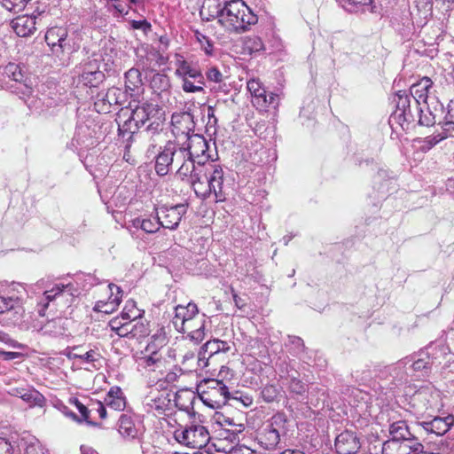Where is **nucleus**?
Returning a JSON list of instances; mask_svg holds the SVG:
<instances>
[{"instance_id": "nucleus-16", "label": "nucleus", "mask_w": 454, "mask_h": 454, "mask_svg": "<svg viewBox=\"0 0 454 454\" xmlns=\"http://www.w3.org/2000/svg\"><path fill=\"white\" fill-rule=\"evenodd\" d=\"M175 74L181 80L192 79L194 82H201L204 76L200 68L188 62L184 56L175 55Z\"/></svg>"}, {"instance_id": "nucleus-27", "label": "nucleus", "mask_w": 454, "mask_h": 454, "mask_svg": "<svg viewBox=\"0 0 454 454\" xmlns=\"http://www.w3.org/2000/svg\"><path fill=\"white\" fill-rule=\"evenodd\" d=\"M74 287L72 284L68 285H55L51 289L46 290L43 293V298L40 301L43 305V309L45 310L50 301L56 300L62 296H73Z\"/></svg>"}, {"instance_id": "nucleus-63", "label": "nucleus", "mask_w": 454, "mask_h": 454, "mask_svg": "<svg viewBox=\"0 0 454 454\" xmlns=\"http://www.w3.org/2000/svg\"><path fill=\"white\" fill-rule=\"evenodd\" d=\"M228 454H254L253 450L246 446H238L233 449Z\"/></svg>"}, {"instance_id": "nucleus-24", "label": "nucleus", "mask_w": 454, "mask_h": 454, "mask_svg": "<svg viewBox=\"0 0 454 454\" xmlns=\"http://www.w3.org/2000/svg\"><path fill=\"white\" fill-rule=\"evenodd\" d=\"M139 365L147 371H162L166 367V359L163 353L158 351H145L144 356L139 357Z\"/></svg>"}, {"instance_id": "nucleus-56", "label": "nucleus", "mask_w": 454, "mask_h": 454, "mask_svg": "<svg viewBox=\"0 0 454 454\" xmlns=\"http://www.w3.org/2000/svg\"><path fill=\"white\" fill-rule=\"evenodd\" d=\"M106 4H112V7L116 11V12L121 16L127 15L129 13V10L121 4L120 0H106Z\"/></svg>"}, {"instance_id": "nucleus-23", "label": "nucleus", "mask_w": 454, "mask_h": 454, "mask_svg": "<svg viewBox=\"0 0 454 454\" xmlns=\"http://www.w3.org/2000/svg\"><path fill=\"white\" fill-rule=\"evenodd\" d=\"M454 424V416L448 415L447 417H434L430 421L422 422V427L427 432L435 434L436 435H443L446 434Z\"/></svg>"}, {"instance_id": "nucleus-18", "label": "nucleus", "mask_w": 454, "mask_h": 454, "mask_svg": "<svg viewBox=\"0 0 454 454\" xmlns=\"http://www.w3.org/2000/svg\"><path fill=\"white\" fill-rule=\"evenodd\" d=\"M114 327L117 330V335L121 338H129V339H139L142 337H145L149 334V328L147 324H145L141 321L131 322L129 325H119V322H114Z\"/></svg>"}, {"instance_id": "nucleus-35", "label": "nucleus", "mask_w": 454, "mask_h": 454, "mask_svg": "<svg viewBox=\"0 0 454 454\" xmlns=\"http://www.w3.org/2000/svg\"><path fill=\"white\" fill-rule=\"evenodd\" d=\"M80 346H75L72 348V351L68 352L67 354V356L69 359H79L83 363L92 364L98 362L101 356L98 352H97L94 349H90L89 351H86L83 354H76L75 350H80Z\"/></svg>"}, {"instance_id": "nucleus-50", "label": "nucleus", "mask_w": 454, "mask_h": 454, "mask_svg": "<svg viewBox=\"0 0 454 454\" xmlns=\"http://www.w3.org/2000/svg\"><path fill=\"white\" fill-rule=\"evenodd\" d=\"M289 390L296 395H303L307 391V386L298 378H292L288 385Z\"/></svg>"}, {"instance_id": "nucleus-53", "label": "nucleus", "mask_w": 454, "mask_h": 454, "mask_svg": "<svg viewBox=\"0 0 454 454\" xmlns=\"http://www.w3.org/2000/svg\"><path fill=\"white\" fill-rule=\"evenodd\" d=\"M232 398L241 403L245 407H250L254 403V398L250 394L241 391H236Z\"/></svg>"}, {"instance_id": "nucleus-45", "label": "nucleus", "mask_w": 454, "mask_h": 454, "mask_svg": "<svg viewBox=\"0 0 454 454\" xmlns=\"http://www.w3.org/2000/svg\"><path fill=\"white\" fill-rule=\"evenodd\" d=\"M137 224L140 225L141 229L145 231L147 233H154L156 232L160 227L161 226L159 220H151V219H136L134 221V225L137 226Z\"/></svg>"}, {"instance_id": "nucleus-4", "label": "nucleus", "mask_w": 454, "mask_h": 454, "mask_svg": "<svg viewBox=\"0 0 454 454\" xmlns=\"http://www.w3.org/2000/svg\"><path fill=\"white\" fill-rule=\"evenodd\" d=\"M198 392L203 403L212 409L223 407L231 398L228 387L216 379L202 380L198 385Z\"/></svg>"}, {"instance_id": "nucleus-8", "label": "nucleus", "mask_w": 454, "mask_h": 454, "mask_svg": "<svg viewBox=\"0 0 454 454\" xmlns=\"http://www.w3.org/2000/svg\"><path fill=\"white\" fill-rule=\"evenodd\" d=\"M198 308L195 303H188L186 306L177 305L175 308V316L172 319V323L176 329L180 332H189V334L192 340L200 342L205 338L204 325H200L198 329L189 331V323L198 314Z\"/></svg>"}, {"instance_id": "nucleus-1", "label": "nucleus", "mask_w": 454, "mask_h": 454, "mask_svg": "<svg viewBox=\"0 0 454 454\" xmlns=\"http://www.w3.org/2000/svg\"><path fill=\"white\" fill-rule=\"evenodd\" d=\"M211 11L210 0L205 1L200 14L207 17L218 18V23L229 33L242 34L249 30L258 21V17L243 0H231L224 3L222 8L214 6Z\"/></svg>"}, {"instance_id": "nucleus-47", "label": "nucleus", "mask_w": 454, "mask_h": 454, "mask_svg": "<svg viewBox=\"0 0 454 454\" xmlns=\"http://www.w3.org/2000/svg\"><path fill=\"white\" fill-rule=\"evenodd\" d=\"M60 330L61 327L59 325V321L56 319L47 322L41 327V331L44 335H56L58 333H60Z\"/></svg>"}, {"instance_id": "nucleus-36", "label": "nucleus", "mask_w": 454, "mask_h": 454, "mask_svg": "<svg viewBox=\"0 0 454 454\" xmlns=\"http://www.w3.org/2000/svg\"><path fill=\"white\" fill-rule=\"evenodd\" d=\"M68 403L72 405H74L78 411L81 414L80 419H82V422H86L88 425L92 427H99L100 423L93 421L90 418L91 410L90 405L86 406L84 405L78 398L76 397H71L68 401Z\"/></svg>"}, {"instance_id": "nucleus-28", "label": "nucleus", "mask_w": 454, "mask_h": 454, "mask_svg": "<svg viewBox=\"0 0 454 454\" xmlns=\"http://www.w3.org/2000/svg\"><path fill=\"white\" fill-rule=\"evenodd\" d=\"M104 400L106 405L118 411H124L127 405L124 393L118 386L111 387Z\"/></svg>"}, {"instance_id": "nucleus-11", "label": "nucleus", "mask_w": 454, "mask_h": 454, "mask_svg": "<svg viewBox=\"0 0 454 454\" xmlns=\"http://www.w3.org/2000/svg\"><path fill=\"white\" fill-rule=\"evenodd\" d=\"M106 79L105 74L100 71L98 59H89L82 65V72L78 75L77 82L86 88H98Z\"/></svg>"}, {"instance_id": "nucleus-46", "label": "nucleus", "mask_w": 454, "mask_h": 454, "mask_svg": "<svg viewBox=\"0 0 454 454\" xmlns=\"http://www.w3.org/2000/svg\"><path fill=\"white\" fill-rule=\"evenodd\" d=\"M27 0H0V4L9 12H19L22 11Z\"/></svg>"}, {"instance_id": "nucleus-32", "label": "nucleus", "mask_w": 454, "mask_h": 454, "mask_svg": "<svg viewBox=\"0 0 454 454\" xmlns=\"http://www.w3.org/2000/svg\"><path fill=\"white\" fill-rule=\"evenodd\" d=\"M197 172V161L192 158L187 157V160L181 164L176 171V178L182 182L190 184L193 179V176Z\"/></svg>"}, {"instance_id": "nucleus-42", "label": "nucleus", "mask_w": 454, "mask_h": 454, "mask_svg": "<svg viewBox=\"0 0 454 454\" xmlns=\"http://www.w3.org/2000/svg\"><path fill=\"white\" fill-rule=\"evenodd\" d=\"M442 129L444 132L454 131V98L447 106V112L442 121Z\"/></svg>"}, {"instance_id": "nucleus-22", "label": "nucleus", "mask_w": 454, "mask_h": 454, "mask_svg": "<svg viewBox=\"0 0 454 454\" xmlns=\"http://www.w3.org/2000/svg\"><path fill=\"white\" fill-rule=\"evenodd\" d=\"M35 25V17L28 15L18 16L11 22L12 28L20 37H27L34 34L36 30Z\"/></svg>"}, {"instance_id": "nucleus-60", "label": "nucleus", "mask_w": 454, "mask_h": 454, "mask_svg": "<svg viewBox=\"0 0 454 454\" xmlns=\"http://www.w3.org/2000/svg\"><path fill=\"white\" fill-rule=\"evenodd\" d=\"M0 454H13L12 444L2 437H0Z\"/></svg>"}, {"instance_id": "nucleus-26", "label": "nucleus", "mask_w": 454, "mask_h": 454, "mask_svg": "<svg viewBox=\"0 0 454 454\" xmlns=\"http://www.w3.org/2000/svg\"><path fill=\"white\" fill-rule=\"evenodd\" d=\"M433 84V81L429 77L425 76L411 86L410 92L419 105L422 103L427 104L429 90L432 89Z\"/></svg>"}, {"instance_id": "nucleus-43", "label": "nucleus", "mask_w": 454, "mask_h": 454, "mask_svg": "<svg viewBox=\"0 0 454 454\" xmlns=\"http://www.w3.org/2000/svg\"><path fill=\"white\" fill-rule=\"evenodd\" d=\"M194 36L196 41L200 43L201 50H203L207 55H213L215 48L209 37L198 30L194 31Z\"/></svg>"}, {"instance_id": "nucleus-21", "label": "nucleus", "mask_w": 454, "mask_h": 454, "mask_svg": "<svg viewBox=\"0 0 454 454\" xmlns=\"http://www.w3.org/2000/svg\"><path fill=\"white\" fill-rule=\"evenodd\" d=\"M175 155V144L168 142L164 149L156 156L155 171L159 176H166L170 167L173 165V156Z\"/></svg>"}, {"instance_id": "nucleus-48", "label": "nucleus", "mask_w": 454, "mask_h": 454, "mask_svg": "<svg viewBox=\"0 0 454 454\" xmlns=\"http://www.w3.org/2000/svg\"><path fill=\"white\" fill-rule=\"evenodd\" d=\"M90 407L91 410V412H96L98 415V418L100 420H105L107 419V411L106 408L105 401H91L90 403Z\"/></svg>"}, {"instance_id": "nucleus-12", "label": "nucleus", "mask_w": 454, "mask_h": 454, "mask_svg": "<svg viewBox=\"0 0 454 454\" xmlns=\"http://www.w3.org/2000/svg\"><path fill=\"white\" fill-rule=\"evenodd\" d=\"M148 411L155 417L168 415L172 411L170 395L166 391L151 392L147 396Z\"/></svg>"}, {"instance_id": "nucleus-64", "label": "nucleus", "mask_w": 454, "mask_h": 454, "mask_svg": "<svg viewBox=\"0 0 454 454\" xmlns=\"http://www.w3.org/2000/svg\"><path fill=\"white\" fill-rule=\"evenodd\" d=\"M419 9L430 10L432 3L430 0H413Z\"/></svg>"}, {"instance_id": "nucleus-17", "label": "nucleus", "mask_w": 454, "mask_h": 454, "mask_svg": "<svg viewBox=\"0 0 454 454\" xmlns=\"http://www.w3.org/2000/svg\"><path fill=\"white\" fill-rule=\"evenodd\" d=\"M67 35L68 30L67 27L54 26L48 28L44 38L46 43L53 52L63 53Z\"/></svg>"}, {"instance_id": "nucleus-33", "label": "nucleus", "mask_w": 454, "mask_h": 454, "mask_svg": "<svg viewBox=\"0 0 454 454\" xmlns=\"http://www.w3.org/2000/svg\"><path fill=\"white\" fill-rule=\"evenodd\" d=\"M389 433L392 435V439L409 440L414 435L410 431V428L404 420H399L392 423L389 427Z\"/></svg>"}, {"instance_id": "nucleus-3", "label": "nucleus", "mask_w": 454, "mask_h": 454, "mask_svg": "<svg viewBox=\"0 0 454 454\" xmlns=\"http://www.w3.org/2000/svg\"><path fill=\"white\" fill-rule=\"evenodd\" d=\"M144 102L130 101L129 106L122 107L116 114L119 135L129 140L137 133L140 127L147 123Z\"/></svg>"}, {"instance_id": "nucleus-30", "label": "nucleus", "mask_w": 454, "mask_h": 454, "mask_svg": "<svg viewBox=\"0 0 454 454\" xmlns=\"http://www.w3.org/2000/svg\"><path fill=\"white\" fill-rule=\"evenodd\" d=\"M190 123L191 118L189 114L185 113L173 114L171 119L173 134H175L176 136H188L190 134V131L192 130Z\"/></svg>"}, {"instance_id": "nucleus-5", "label": "nucleus", "mask_w": 454, "mask_h": 454, "mask_svg": "<svg viewBox=\"0 0 454 454\" xmlns=\"http://www.w3.org/2000/svg\"><path fill=\"white\" fill-rule=\"evenodd\" d=\"M247 90L251 97L253 106L260 113H267L270 108L277 110L280 104L279 95L275 92H268L263 82L256 77H252L247 82Z\"/></svg>"}, {"instance_id": "nucleus-38", "label": "nucleus", "mask_w": 454, "mask_h": 454, "mask_svg": "<svg viewBox=\"0 0 454 454\" xmlns=\"http://www.w3.org/2000/svg\"><path fill=\"white\" fill-rule=\"evenodd\" d=\"M399 444L400 453L403 454H419L424 450L423 444L415 436L409 440H400Z\"/></svg>"}, {"instance_id": "nucleus-37", "label": "nucleus", "mask_w": 454, "mask_h": 454, "mask_svg": "<svg viewBox=\"0 0 454 454\" xmlns=\"http://www.w3.org/2000/svg\"><path fill=\"white\" fill-rule=\"evenodd\" d=\"M143 82L141 73L137 68H130L125 73L126 90L136 91L142 87Z\"/></svg>"}, {"instance_id": "nucleus-62", "label": "nucleus", "mask_w": 454, "mask_h": 454, "mask_svg": "<svg viewBox=\"0 0 454 454\" xmlns=\"http://www.w3.org/2000/svg\"><path fill=\"white\" fill-rule=\"evenodd\" d=\"M343 3L350 7H356L359 5H367L372 3V0H342Z\"/></svg>"}, {"instance_id": "nucleus-13", "label": "nucleus", "mask_w": 454, "mask_h": 454, "mask_svg": "<svg viewBox=\"0 0 454 454\" xmlns=\"http://www.w3.org/2000/svg\"><path fill=\"white\" fill-rule=\"evenodd\" d=\"M184 213L185 207L184 205L161 207L157 211V219L163 228L174 230L178 226Z\"/></svg>"}, {"instance_id": "nucleus-19", "label": "nucleus", "mask_w": 454, "mask_h": 454, "mask_svg": "<svg viewBox=\"0 0 454 454\" xmlns=\"http://www.w3.org/2000/svg\"><path fill=\"white\" fill-rule=\"evenodd\" d=\"M140 317L141 311L137 309L136 302L132 300L127 301L121 313L108 322V327L113 333L116 334L118 329L114 327V321L119 322V325H129L131 322H135Z\"/></svg>"}, {"instance_id": "nucleus-10", "label": "nucleus", "mask_w": 454, "mask_h": 454, "mask_svg": "<svg viewBox=\"0 0 454 454\" xmlns=\"http://www.w3.org/2000/svg\"><path fill=\"white\" fill-rule=\"evenodd\" d=\"M187 146L184 147L189 158H192L193 160L197 161V165L214 161L211 160V156L207 153L208 151V144L206 138L198 134L188 135Z\"/></svg>"}, {"instance_id": "nucleus-34", "label": "nucleus", "mask_w": 454, "mask_h": 454, "mask_svg": "<svg viewBox=\"0 0 454 454\" xmlns=\"http://www.w3.org/2000/svg\"><path fill=\"white\" fill-rule=\"evenodd\" d=\"M205 353H207L209 356H212L220 352L228 353L231 351V347L229 342L219 339H213L207 340L202 347Z\"/></svg>"}, {"instance_id": "nucleus-20", "label": "nucleus", "mask_w": 454, "mask_h": 454, "mask_svg": "<svg viewBox=\"0 0 454 454\" xmlns=\"http://www.w3.org/2000/svg\"><path fill=\"white\" fill-rule=\"evenodd\" d=\"M144 107L148 123L147 129L157 131L166 120L165 112L159 105L151 102H144Z\"/></svg>"}, {"instance_id": "nucleus-49", "label": "nucleus", "mask_w": 454, "mask_h": 454, "mask_svg": "<svg viewBox=\"0 0 454 454\" xmlns=\"http://www.w3.org/2000/svg\"><path fill=\"white\" fill-rule=\"evenodd\" d=\"M399 441L396 439H390L386 441L382 446V454H403L400 453Z\"/></svg>"}, {"instance_id": "nucleus-14", "label": "nucleus", "mask_w": 454, "mask_h": 454, "mask_svg": "<svg viewBox=\"0 0 454 454\" xmlns=\"http://www.w3.org/2000/svg\"><path fill=\"white\" fill-rule=\"evenodd\" d=\"M110 294V301H106L105 299L98 300L93 308L94 311L111 314L118 309L122 297L121 290L114 284H109L104 289V294Z\"/></svg>"}, {"instance_id": "nucleus-52", "label": "nucleus", "mask_w": 454, "mask_h": 454, "mask_svg": "<svg viewBox=\"0 0 454 454\" xmlns=\"http://www.w3.org/2000/svg\"><path fill=\"white\" fill-rule=\"evenodd\" d=\"M187 153L184 146L178 147L175 144V155L173 156V164H175L177 168L183 164L184 161L187 160Z\"/></svg>"}, {"instance_id": "nucleus-25", "label": "nucleus", "mask_w": 454, "mask_h": 454, "mask_svg": "<svg viewBox=\"0 0 454 454\" xmlns=\"http://www.w3.org/2000/svg\"><path fill=\"white\" fill-rule=\"evenodd\" d=\"M119 434L127 440H134L138 435V428L132 415L123 413L120 416L118 422Z\"/></svg>"}, {"instance_id": "nucleus-58", "label": "nucleus", "mask_w": 454, "mask_h": 454, "mask_svg": "<svg viewBox=\"0 0 454 454\" xmlns=\"http://www.w3.org/2000/svg\"><path fill=\"white\" fill-rule=\"evenodd\" d=\"M443 135L442 134H438L436 136H433V137H428L426 138V143L428 145L429 147H432L434 145H435L436 144H438L440 141L445 139L448 137L449 136V132H444L443 131Z\"/></svg>"}, {"instance_id": "nucleus-40", "label": "nucleus", "mask_w": 454, "mask_h": 454, "mask_svg": "<svg viewBox=\"0 0 454 454\" xmlns=\"http://www.w3.org/2000/svg\"><path fill=\"white\" fill-rule=\"evenodd\" d=\"M3 75L16 82L20 83L24 82L22 69L20 65L15 63L7 64L4 68Z\"/></svg>"}, {"instance_id": "nucleus-57", "label": "nucleus", "mask_w": 454, "mask_h": 454, "mask_svg": "<svg viewBox=\"0 0 454 454\" xmlns=\"http://www.w3.org/2000/svg\"><path fill=\"white\" fill-rule=\"evenodd\" d=\"M166 418H163L165 422L171 427V432L173 433L174 428H179L183 427L182 425L177 423V419L176 418V413L172 414V411L168 413V415H165Z\"/></svg>"}, {"instance_id": "nucleus-55", "label": "nucleus", "mask_w": 454, "mask_h": 454, "mask_svg": "<svg viewBox=\"0 0 454 454\" xmlns=\"http://www.w3.org/2000/svg\"><path fill=\"white\" fill-rule=\"evenodd\" d=\"M131 27L133 29H141L144 32L150 31L152 28V25L149 21H147L145 19L142 20H131L130 21Z\"/></svg>"}, {"instance_id": "nucleus-54", "label": "nucleus", "mask_w": 454, "mask_h": 454, "mask_svg": "<svg viewBox=\"0 0 454 454\" xmlns=\"http://www.w3.org/2000/svg\"><path fill=\"white\" fill-rule=\"evenodd\" d=\"M206 77L208 81L216 83L223 82V74L215 67H211L206 71Z\"/></svg>"}, {"instance_id": "nucleus-9", "label": "nucleus", "mask_w": 454, "mask_h": 454, "mask_svg": "<svg viewBox=\"0 0 454 454\" xmlns=\"http://www.w3.org/2000/svg\"><path fill=\"white\" fill-rule=\"evenodd\" d=\"M126 99V91H123L121 88L113 86L105 93H98L97 95L94 107L99 114H107L111 112L113 106H121Z\"/></svg>"}, {"instance_id": "nucleus-7", "label": "nucleus", "mask_w": 454, "mask_h": 454, "mask_svg": "<svg viewBox=\"0 0 454 454\" xmlns=\"http://www.w3.org/2000/svg\"><path fill=\"white\" fill-rule=\"evenodd\" d=\"M287 419L285 413L272 416L270 423L258 432L256 439L261 447L267 450H275L280 442V433L286 429Z\"/></svg>"}, {"instance_id": "nucleus-59", "label": "nucleus", "mask_w": 454, "mask_h": 454, "mask_svg": "<svg viewBox=\"0 0 454 454\" xmlns=\"http://www.w3.org/2000/svg\"><path fill=\"white\" fill-rule=\"evenodd\" d=\"M231 294H232V298H233V301H234L235 306L239 309H245V307L247 306L246 300L241 298V297H239L238 295V294L236 293L235 289L232 286L231 287Z\"/></svg>"}, {"instance_id": "nucleus-51", "label": "nucleus", "mask_w": 454, "mask_h": 454, "mask_svg": "<svg viewBox=\"0 0 454 454\" xmlns=\"http://www.w3.org/2000/svg\"><path fill=\"white\" fill-rule=\"evenodd\" d=\"M18 304V300L12 297L0 296V314L13 309Z\"/></svg>"}, {"instance_id": "nucleus-2", "label": "nucleus", "mask_w": 454, "mask_h": 454, "mask_svg": "<svg viewBox=\"0 0 454 454\" xmlns=\"http://www.w3.org/2000/svg\"><path fill=\"white\" fill-rule=\"evenodd\" d=\"M223 181L224 172L222 166L211 161L197 165V172L189 184L198 197L205 200L214 194L215 201L217 203L226 200Z\"/></svg>"}, {"instance_id": "nucleus-44", "label": "nucleus", "mask_w": 454, "mask_h": 454, "mask_svg": "<svg viewBox=\"0 0 454 454\" xmlns=\"http://www.w3.org/2000/svg\"><path fill=\"white\" fill-rule=\"evenodd\" d=\"M205 82L204 79L201 82H194L192 79L182 80V89L187 93H196L204 91Z\"/></svg>"}, {"instance_id": "nucleus-31", "label": "nucleus", "mask_w": 454, "mask_h": 454, "mask_svg": "<svg viewBox=\"0 0 454 454\" xmlns=\"http://www.w3.org/2000/svg\"><path fill=\"white\" fill-rule=\"evenodd\" d=\"M396 111L399 118L405 121H410L412 118L411 111V100L409 95L405 91L399 90L395 94Z\"/></svg>"}, {"instance_id": "nucleus-39", "label": "nucleus", "mask_w": 454, "mask_h": 454, "mask_svg": "<svg viewBox=\"0 0 454 454\" xmlns=\"http://www.w3.org/2000/svg\"><path fill=\"white\" fill-rule=\"evenodd\" d=\"M243 50L249 54L260 52L265 50L262 38L258 35H249L244 39Z\"/></svg>"}, {"instance_id": "nucleus-29", "label": "nucleus", "mask_w": 454, "mask_h": 454, "mask_svg": "<svg viewBox=\"0 0 454 454\" xmlns=\"http://www.w3.org/2000/svg\"><path fill=\"white\" fill-rule=\"evenodd\" d=\"M169 341L165 327L161 326L152 335L150 341L145 347V351H158L163 353Z\"/></svg>"}, {"instance_id": "nucleus-6", "label": "nucleus", "mask_w": 454, "mask_h": 454, "mask_svg": "<svg viewBox=\"0 0 454 454\" xmlns=\"http://www.w3.org/2000/svg\"><path fill=\"white\" fill-rule=\"evenodd\" d=\"M173 435L180 444L192 449H202L210 441L207 428L200 424L174 428Z\"/></svg>"}, {"instance_id": "nucleus-15", "label": "nucleus", "mask_w": 454, "mask_h": 454, "mask_svg": "<svg viewBox=\"0 0 454 454\" xmlns=\"http://www.w3.org/2000/svg\"><path fill=\"white\" fill-rule=\"evenodd\" d=\"M334 446L339 454H356L361 443L355 432L345 430L336 437Z\"/></svg>"}, {"instance_id": "nucleus-61", "label": "nucleus", "mask_w": 454, "mask_h": 454, "mask_svg": "<svg viewBox=\"0 0 454 454\" xmlns=\"http://www.w3.org/2000/svg\"><path fill=\"white\" fill-rule=\"evenodd\" d=\"M0 356H2L4 360L10 361L20 357L21 354L20 352L0 350Z\"/></svg>"}, {"instance_id": "nucleus-41", "label": "nucleus", "mask_w": 454, "mask_h": 454, "mask_svg": "<svg viewBox=\"0 0 454 454\" xmlns=\"http://www.w3.org/2000/svg\"><path fill=\"white\" fill-rule=\"evenodd\" d=\"M280 390L275 384H267L261 390V396L266 403H273L278 400Z\"/></svg>"}]
</instances>
